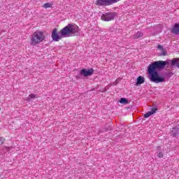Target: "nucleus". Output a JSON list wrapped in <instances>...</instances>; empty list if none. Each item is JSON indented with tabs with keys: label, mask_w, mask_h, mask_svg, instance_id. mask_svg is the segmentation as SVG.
<instances>
[{
	"label": "nucleus",
	"mask_w": 179,
	"mask_h": 179,
	"mask_svg": "<svg viewBox=\"0 0 179 179\" xmlns=\"http://www.w3.org/2000/svg\"><path fill=\"white\" fill-rule=\"evenodd\" d=\"M44 8H50V6H51V4H50L49 3H46L43 5Z\"/></svg>",
	"instance_id": "nucleus-16"
},
{
	"label": "nucleus",
	"mask_w": 179,
	"mask_h": 179,
	"mask_svg": "<svg viewBox=\"0 0 179 179\" xmlns=\"http://www.w3.org/2000/svg\"><path fill=\"white\" fill-rule=\"evenodd\" d=\"M94 72V69H83L80 71V75L82 76H84V78H87L88 76H92L93 75V73Z\"/></svg>",
	"instance_id": "nucleus-6"
},
{
	"label": "nucleus",
	"mask_w": 179,
	"mask_h": 179,
	"mask_svg": "<svg viewBox=\"0 0 179 179\" xmlns=\"http://www.w3.org/2000/svg\"><path fill=\"white\" fill-rule=\"evenodd\" d=\"M120 1V0H96L95 1V5L97 6H110V5L117 3V2Z\"/></svg>",
	"instance_id": "nucleus-4"
},
{
	"label": "nucleus",
	"mask_w": 179,
	"mask_h": 179,
	"mask_svg": "<svg viewBox=\"0 0 179 179\" xmlns=\"http://www.w3.org/2000/svg\"><path fill=\"white\" fill-rule=\"evenodd\" d=\"M168 64L169 62L167 61L159 60L154 62L148 66V71L151 82H154V83H161L162 82H164V77L160 76L158 71L164 69V68H166V65Z\"/></svg>",
	"instance_id": "nucleus-2"
},
{
	"label": "nucleus",
	"mask_w": 179,
	"mask_h": 179,
	"mask_svg": "<svg viewBox=\"0 0 179 179\" xmlns=\"http://www.w3.org/2000/svg\"><path fill=\"white\" fill-rule=\"evenodd\" d=\"M44 38H45V36H44V34L42 31H35L31 37V45H37L40 43H43Z\"/></svg>",
	"instance_id": "nucleus-3"
},
{
	"label": "nucleus",
	"mask_w": 179,
	"mask_h": 179,
	"mask_svg": "<svg viewBox=\"0 0 179 179\" xmlns=\"http://www.w3.org/2000/svg\"><path fill=\"white\" fill-rule=\"evenodd\" d=\"M162 54H161V55H162L163 57H165V55H166V52H167V50H166V49H163L162 50Z\"/></svg>",
	"instance_id": "nucleus-14"
},
{
	"label": "nucleus",
	"mask_w": 179,
	"mask_h": 179,
	"mask_svg": "<svg viewBox=\"0 0 179 179\" xmlns=\"http://www.w3.org/2000/svg\"><path fill=\"white\" fill-rule=\"evenodd\" d=\"M157 111V108H153L151 111L146 113L145 114H144V118H149V117H150V115H153V114H155V113H156Z\"/></svg>",
	"instance_id": "nucleus-9"
},
{
	"label": "nucleus",
	"mask_w": 179,
	"mask_h": 179,
	"mask_svg": "<svg viewBox=\"0 0 179 179\" xmlns=\"http://www.w3.org/2000/svg\"><path fill=\"white\" fill-rule=\"evenodd\" d=\"M157 157H159V159H162V157H163V152H159L157 155Z\"/></svg>",
	"instance_id": "nucleus-17"
},
{
	"label": "nucleus",
	"mask_w": 179,
	"mask_h": 179,
	"mask_svg": "<svg viewBox=\"0 0 179 179\" xmlns=\"http://www.w3.org/2000/svg\"><path fill=\"white\" fill-rule=\"evenodd\" d=\"M31 99H36V94H29L27 98V100L28 101H31Z\"/></svg>",
	"instance_id": "nucleus-13"
},
{
	"label": "nucleus",
	"mask_w": 179,
	"mask_h": 179,
	"mask_svg": "<svg viewBox=\"0 0 179 179\" xmlns=\"http://www.w3.org/2000/svg\"><path fill=\"white\" fill-rule=\"evenodd\" d=\"M117 16V13L115 12H109L106 13L101 15V19L103 22H110V20H114Z\"/></svg>",
	"instance_id": "nucleus-5"
},
{
	"label": "nucleus",
	"mask_w": 179,
	"mask_h": 179,
	"mask_svg": "<svg viewBox=\"0 0 179 179\" xmlns=\"http://www.w3.org/2000/svg\"><path fill=\"white\" fill-rule=\"evenodd\" d=\"M157 48H158V50H162L164 49V48H163V46L162 45H159L157 46Z\"/></svg>",
	"instance_id": "nucleus-18"
},
{
	"label": "nucleus",
	"mask_w": 179,
	"mask_h": 179,
	"mask_svg": "<svg viewBox=\"0 0 179 179\" xmlns=\"http://www.w3.org/2000/svg\"><path fill=\"white\" fill-rule=\"evenodd\" d=\"M79 31L80 29L79 27L74 23H70L63 29H62L58 34V29H54L52 31V39L53 41H59V40H62V38H65V37H71V36H79Z\"/></svg>",
	"instance_id": "nucleus-1"
},
{
	"label": "nucleus",
	"mask_w": 179,
	"mask_h": 179,
	"mask_svg": "<svg viewBox=\"0 0 179 179\" xmlns=\"http://www.w3.org/2000/svg\"><path fill=\"white\" fill-rule=\"evenodd\" d=\"M179 135V129L176 127V128H173L171 130V136H173V138H177V136H178Z\"/></svg>",
	"instance_id": "nucleus-8"
},
{
	"label": "nucleus",
	"mask_w": 179,
	"mask_h": 179,
	"mask_svg": "<svg viewBox=\"0 0 179 179\" xmlns=\"http://www.w3.org/2000/svg\"><path fill=\"white\" fill-rule=\"evenodd\" d=\"M5 143V138L3 137H0V145H3Z\"/></svg>",
	"instance_id": "nucleus-15"
},
{
	"label": "nucleus",
	"mask_w": 179,
	"mask_h": 179,
	"mask_svg": "<svg viewBox=\"0 0 179 179\" xmlns=\"http://www.w3.org/2000/svg\"><path fill=\"white\" fill-rule=\"evenodd\" d=\"M0 110H1V108H0Z\"/></svg>",
	"instance_id": "nucleus-19"
},
{
	"label": "nucleus",
	"mask_w": 179,
	"mask_h": 179,
	"mask_svg": "<svg viewBox=\"0 0 179 179\" xmlns=\"http://www.w3.org/2000/svg\"><path fill=\"white\" fill-rule=\"evenodd\" d=\"M171 31L173 34L176 36H178L179 34V23H176L174 26L171 28Z\"/></svg>",
	"instance_id": "nucleus-7"
},
{
	"label": "nucleus",
	"mask_w": 179,
	"mask_h": 179,
	"mask_svg": "<svg viewBox=\"0 0 179 179\" xmlns=\"http://www.w3.org/2000/svg\"><path fill=\"white\" fill-rule=\"evenodd\" d=\"M141 37H143V32L138 31L136 34H134L133 38H141Z\"/></svg>",
	"instance_id": "nucleus-11"
},
{
	"label": "nucleus",
	"mask_w": 179,
	"mask_h": 179,
	"mask_svg": "<svg viewBox=\"0 0 179 179\" xmlns=\"http://www.w3.org/2000/svg\"><path fill=\"white\" fill-rule=\"evenodd\" d=\"M143 83H145V78L142 77V76H138L137 78V82L136 83V85L139 86V85H142Z\"/></svg>",
	"instance_id": "nucleus-10"
},
{
	"label": "nucleus",
	"mask_w": 179,
	"mask_h": 179,
	"mask_svg": "<svg viewBox=\"0 0 179 179\" xmlns=\"http://www.w3.org/2000/svg\"><path fill=\"white\" fill-rule=\"evenodd\" d=\"M120 104H128V99L125 98H121L119 101Z\"/></svg>",
	"instance_id": "nucleus-12"
}]
</instances>
